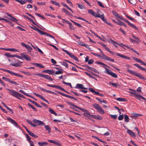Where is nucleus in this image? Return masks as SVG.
<instances>
[{
    "label": "nucleus",
    "mask_w": 146,
    "mask_h": 146,
    "mask_svg": "<svg viewBox=\"0 0 146 146\" xmlns=\"http://www.w3.org/2000/svg\"><path fill=\"white\" fill-rule=\"evenodd\" d=\"M7 90L9 91V93L12 96L17 98L20 100H21V99L20 98L21 97L22 98H24V96L21 94L13 90L7 89Z\"/></svg>",
    "instance_id": "obj_1"
},
{
    "label": "nucleus",
    "mask_w": 146,
    "mask_h": 146,
    "mask_svg": "<svg viewBox=\"0 0 146 146\" xmlns=\"http://www.w3.org/2000/svg\"><path fill=\"white\" fill-rule=\"evenodd\" d=\"M127 71L128 72L131 73V74L137 77H138L141 79L144 80H146V78L144 77L142 75L139 73L133 70H131L129 69H127Z\"/></svg>",
    "instance_id": "obj_2"
},
{
    "label": "nucleus",
    "mask_w": 146,
    "mask_h": 146,
    "mask_svg": "<svg viewBox=\"0 0 146 146\" xmlns=\"http://www.w3.org/2000/svg\"><path fill=\"white\" fill-rule=\"evenodd\" d=\"M93 106L97 109L98 111L102 114H104L105 113L104 110L102 109L101 106L97 104H95L92 105Z\"/></svg>",
    "instance_id": "obj_3"
},
{
    "label": "nucleus",
    "mask_w": 146,
    "mask_h": 146,
    "mask_svg": "<svg viewBox=\"0 0 146 146\" xmlns=\"http://www.w3.org/2000/svg\"><path fill=\"white\" fill-rule=\"evenodd\" d=\"M102 67L106 69V71H105V72L106 73L111 75L113 77L115 78H117V76L115 73H113L110 70L105 67L104 66H103Z\"/></svg>",
    "instance_id": "obj_4"
},
{
    "label": "nucleus",
    "mask_w": 146,
    "mask_h": 146,
    "mask_svg": "<svg viewBox=\"0 0 146 146\" xmlns=\"http://www.w3.org/2000/svg\"><path fill=\"white\" fill-rule=\"evenodd\" d=\"M101 11L99 9H98L97 13L95 12L94 11L93 15L96 17H99L100 18H104V16L103 14H100Z\"/></svg>",
    "instance_id": "obj_5"
},
{
    "label": "nucleus",
    "mask_w": 146,
    "mask_h": 146,
    "mask_svg": "<svg viewBox=\"0 0 146 146\" xmlns=\"http://www.w3.org/2000/svg\"><path fill=\"white\" fill-rule=\"evenodd\" d=\"M0 69H1V70L2 71H4V72H7L9 74L11 75H14L15 76H18L19 77H21V78H23V76L22 75L19 74H18V73L14 72H13L9 70H7V69H4L3 68H0Z\"/></svg>",
    "instance_id": "obj_6"
},
{
    "label": "nucleus",
    "mask_w": 146,
    "mask_h": 146,
    "mask_svg": "<svg viewBox=\"0 0 146 146\" xmlns=\"http://www.w3.org/2000/svg\"><path fill=\"white\" fill-rule=\"evenodd\" d=\"M112 21L113 22H114L115 23H116L117 25H122L125 27H126V25L125 23L118 20V19H116V21L113 19H112Z\"/></svg>",
    "instance_id": "obj_7"
},
{
    "label": "nucleus",
    "mask_w": 146,
    "mask_h": 146,
    "mask_svg": "<svg viewBox=\"0 0 146 146\" xmlns=\"http://www.w3.org/2000/svg\"><path fill=\"white\" fill-rule=\"evenodd\" d=\"M7 119L10 122L13 124L16 127H19L18 123L14 119L9 118H8Z\"/></svg>",
    "instance_id": "obj_8"
},
{
    "label": "nucleus",
    "mask_w": 146,
    "mask_h": 146,
    "mask_svg": "<svg viewBox=\"0 0 146 146\" xmlns=\"http://www.w3.org/2000/svg\"><path fill=\"white\" fill-rule=\"evenodd\" d=\"M33 122L38 125H44L45 124L43 122L36 119H34Z\"/></svg>",
    "instance_id": "obj_9"
},
{
    "label": "nucleus",
    "mask_w": 146,
    "mask_h": 146,
    "mask_svg": "<svg viewBox=\"0 0 146 146\" xmlns=\"http://www.w3.org/2000/svg\"><path fill=\"white\" fill-rule=\"evenodd\" d=\"M20 55L22 56L23 58H24L27 61H30L31 60L30 57L27 54L24 53H21Z\"/></svg>",
    "instance_id": "obj_10"
},
{
    "label": "nucleus",
    "mask_w": 146,
    "mask_h": 146,
    "mask_svg": "<svg viewBox=\"0 0 146 146\" xmlns=\"http://www.w3.org/2000/svg\"><path fill=\"white\" fill-rule=\"evenodd\" d=\"M123 21H125L132 28H134V29L138 30V28L135 26L133 24H132L130 22H129L127 20H126L125 19H121Z\"/></svg>",
    "instance_id": "obj_11"
},
{
    "label": "nucleus",
    "mask_w": 146,
    "mask_h": 146,
    "mask_svg": "<svg viewBox=\"0 0 146 146\" xmlns=\"http://www.w3.org/2000/svg\"><path fill=\"white\" fill-rule=\"evenodd\" d=\"M115 54L117 56H120L123 58L129 60H130L131 59V58L127 56H126L122 54H121L119 53H118L115 52Z\"/></svg>",
    "instance_id": "obj_12"
},
{
    "label": "nucleus",
    "mask_w": 146,
    "mask_h": 146,
    "mask_svg": "<svg viewBox=\"0 0 146 146\" xmlns=\"http://www.w3.org/2000/svg\"><path fill=\"white\" fill-rule=\"evenodd\" d=\"M110 41L111 42V43L113 44H114V43H115L123 48L124 46H126V45H125L121 43H118L112 39H111L109 41V42H110Z\"/></svg>",
    "instance_id": "obj_13"
},
{
    "label": "nucleus",
    "mask_w": 146,
    "mask_h": 146,
    "mask_svg": "<svg viewBox=\"0 0 146 146\" xmlns=\"http://www.w3.org/2000/svg\"><path fill=\"white\" fill-rule=\"evenodd\" d=\"M34 94L35 95V96H36L40 97V98H41V99L42 100L44 101H45L47 103H48V104H49V103L48 102V101L46 100L45 98H44V97H43V96H42L40 95L37 94H36V93H34Z\"/></svg>",
    "instance_id": "obj_14"
},
{
    "label": "nucleus",
    "mask_w": 146,
    "mask_h": 146,
    "mask_svg": "<svg viewBox=\"0 0 146 146\" xmlns=\"http://www.w3.org/2000/svg\"><path fill=\"white\" fill-rule=\"evenodd\" d=\"M55 91L58 94H61L62 96H64L65 97H66L70 98L71 99H73V97L71 96L66 94L63 93L61 92H59L58 91Z\"/></svg>",
    "instance_id": "obj_15"
},
{
    "label": "nucleus",
    "mask_w": 146,
    "mask_h": 146,
    "mask_svg": "<svg viewBox=\"0 0 146 146\" xmlns=\"http://www.w3.org/2000/svg\"><path fill=\"white\" fill-rule=\"evenodd\" d=\"M62 21H62L64 23H67L68 24H69L70 29H72L73 30H74V29L73 28V26H72V24L71 23H70L69 21H68L65 19H62Z\"/></svg>",
    "instance_id": "obj_16"
},
{
    "label": "nucleus",
    "mask_w": 146,
    "mask_h": 146,
    "mask_svg": "<svg viewBox=\"0 0 146 146\" xmlns=\"http://www.w3.org/2000/svg\"><path fill=\"white\" fill-rule=\"evenodd\" d=\"M17 61L19 62H18L16 63H11L10 64V65L16 67L20 66V63H22V62H21L19 60H17Z\"/></svg>",
    "instance_id": "obj_17"
},
{
    "label": "nucleus",
    "mask_w": 146,
    "mask_h": 146,
    "mask_svg": "<svg viewBox=\"0 0 146 146\" xmlns=\"http://www.w3.org/2000/svg\"><path fill=\"white\" fill-rule=\"evenodd\" d=\"M48 141L56 145L59 146H61V144L60 143L56 142L55 140H48Z\"/></svg>",
    "instance_id": "obj_18"
},
{
    "label": "nucleus",
    "mask_w": 146,
    "mask_h": 146,
    "mask_svg": "<svg viewBox=\"0 0 146 146\" xmlns=\"http://www.w3.org/2000/svg\"><path fill=\"white\" fill-rule=\"evenodd\" d=\"M101 52L102 53V55H100L97 53H92V54L94 55L101 58L102 59H103V55H105L104 54L103 52L102 51H101Z\"/></svg>",
    "instance_id": "obj_19"
},
{
    "label": "nucleus",
    "mask_w": 146,
    "mask_h": 146,
    "mask_svg": "<svg viewBox=\"0 0 146 146\" xmlns=\"http://www.w3.org/2000/svg\"><path fill=\"white\" fill-rule=\"evenodd\" d=\"M0 20H3V21H5V22L8 23L9 24H11V25L12 26H13V25L11 19H0Z\"/></svg>",
    "instance_id": "obj_20"
},
{
    "label": "nucleus",
    "mask_w": 146,
    "mask_h": 146,
    "mask_svg": "<svg viewBox=\"0 0 146 146\" xmlns=\"http://www.w3.org/2000/svg\"><path fill=\"white\" fill-rule=\"evenodd\" d=\"M103 59L107 61H109L112 62H114V60L113 59L110 58L109 57L103 55Z\"/></svg>",
    "instance_id": "obj_21"
},
{
    "label": "nucleus",
    "mask_w": 146,
    "mask_h": 146,
    "mask_svg": "<svg viewBox=\"0 0 146 146\" xmlns=\"http://www.w3.org/2000/svg\"><path fill=\"white\" fill-rule=\"evenodd\" d=\"M35 29L41 35H45L46 36L47 34V33L44 32L43 31H42L41 30H40L36 27V29Z\"/></svg>",
    "instance_id": "obj_22"
},
{
    "label": "nucleus",
    "mask_w": 146,
    "mask_h": 146,
    "mask_svg": "<svg viewBox=\"0 0 146 146\" xmlns=\"http://www.w3.org/2000/svg\"><path fill=\"white\" fill-rule=\"evenodd\" d=\"M40 90H41L45 92L48 93H52V94H54V95H57V94L56 93H55V92H53L51 91H49V90H47L45 89H43V88H40Z\"/></svg>",
    "instance_id": "obj_23"
},
{
    "label": "nucleus",
    "mask_w": 146,
    "mask_h": 146,
    "mask_svg": "<svg viewBox=\"0 0 146 146\" xmlns=\"http://www.w3.org/2000/svg\"><path fill=\"white\" fill-rule=\"evenodd\" d=\"M40 90H41L45 92L48 93H52V94H54V95H57V94L56 93H55V92H53L51 91H49V90H47L45 89H43V88H40Z\"/></svg>",
    "instance_id": "obj_24"
},
{
    "label": "nucleus",
    "mask_w": 146,
    "mask_h": 146,
    "mask_svg": "<svg viewBox=\"0 0 146 146\" xmlns=\"http://www.w3.org/2000/svg\"><path fill=\"white\" fill-rule=\"evenodd\" d=\"M112 12L113 15L115 16L116 18H123V17L121 16H119L116 12L112 11Z\"/></svg>",
    "instance_id": "obj_25"
},
{
    "label": "nucleus",
    "mask_w": 146,
    "mask_h": 146,
    "mask_svg": "<svg viewBox=\"0 0 146 146\" xmlns=\"http://www.w3.org/2000/svg\"><path fill=\"white\" fill-rule=\"evenodd\" d=\"M133 65L137 67L138 68L143 71L146 72V69L139 66L137 64H134Z\"/></svg>",
    "instance_id": "obj_26"
},
{
    "label": "nucleus",
    "mask_w": 146,
    "mask_h": 146,
    "mask_svg": "<svg viewBox=\"0 0 146 146\" xmlns=\"http://www.w3.org/2000/svg\"><path fill=\"white\" fill-rule=\"evenodd\" d=\"M43 72L48 73L49 74L52 75L54 73V71L50 70H44L43 71Z\"/></svg>",
    "instance_id": "obj_27"
},
{
    "label": "nucleus",
    "mask_w": 146,
    "mask_h": 146,
    "mask_svg": "<svg viewBox=\"0 0 146 146\" xmlns=\"http://www.w3.org/2000/svg\"><path fill=\"white\" fill-rule=\"evenodd\" d=\"M127 133L129 134L131 137H135V133L130 130H127Z\"/></svg>",
    "instance_id": "obj_28"
},
{
    "label": "nucleus",
    "mask_w": 146,
    "mask_h": 146,
    "mask_svg": "<svg viewBox=\"0 0 146 146\" xmlns=\"http://www.w3.org/2000/svg\"><path fill=\"white\" fill-rule=\"evenodd\" d=\"M92 117L98 120H102V117L99 115H92Z\"/></svg>",
    "instance_id": "obj_29"
},
{
    "label": "nucleus",
    "mask_w": 146,
    "mask_h": 146,
    "mask_svg": "<svg viewBox=\"0 0 146 146\" xmlns=\"http://www.w3.org/2000/svg\"><path fill=\"white\" fill-rule=\"evenodd\" d=\"M42 77H44L46 79L48 80L52 81L53 80V79L51 78V77H50V76H49V75H48L43 74Z\"/></svg>",
    "instance_id": "obj_30"
},
{
    "label": "nucleus",
    "mask_w": 146,
    "mask_h": 146,
    "mask_svg": "<svg viewBox=\"0 0 146 146\" xmlns=\"http://www.w3.org/2000/svg\"><path fill=\"white\" fill-rule=\"evenodd\" d=\"M47 86H48L52 87V88H58V89H59L60 90L61 88V87L60 86H58L56 85H51V84H47Z\"/></svg>",
    "instance_id": "obj_31"
},
{
    "label": "nucleus",
    "mask_w": 146,
    "mask_h": 146,
    "mask_svg": "<svg viewBox=\"0 0 146 146\" xmlns=\"http://www.w3.org/2000/svg\"><path fill=\"white\" fill-rule=\"evenodd\" d=\"M33 64L41 68H43L44 67L42 64L37 63H33Z\"/></svg>",
    "instance_id": "obj_32"
},
{
    "label": "nucleus",
    "mask_w": 146,
    "mask_h": 146,
    "mask_svg": "<svg viewBox=\"0 0 146 146\" xmlns=\"http://www.w3.org/2000/svg\"><path fill=\"white\" fill-rule=\"evenodd\" d=\"M68 55H69L71 58H72L77 61L78 62L79 61L78 58L76 56L70 53V54H69Z\"/></svg>",
    "instance_id": "obj_33"
},
{
    "label": "nucleus",
    "mask_w": 146,
    "mask_h": 146,
    "mask_svg": "<svg viewBox=\"0 0 146 146\" xmlns=\"http://www.w3.org/2000/svg\"><path fill=\"white\" fill-rule=\"evenodd\" d=\"M83 85L82 84H76L75 88L79 89H82Z\"/></svg>",
    "instance_id": "obj_34"
},
{
    "label": "nucleus",
    "mask_w": 146,
    "mask_h": 146,
    "mask_svg": "<svg viewBox=\"0 0 146 146\" xmlns=\"http://www.w3.org/2000/svg\"><path fill=\"white\" fill-rule=\"evenodd\" d=\"M116 100L118 101L121 102H126L127 101V100L124 98H118L116 99Z\"/></svg>",
    "instance_id": "obj_35"
},
{
    "label": "nucleus",
    "mask_w": 146,
    "mask_h": 146,
    "mask_svg": "<svg viewBox=\"0 0 146 146\" xmlns=\"http://www.w3.org/2000/svg\"><path fill=\"white\" fill-rule=\"evenodd\" d=\"M48 143L46 142H38V144L39 146H44L46 145Z\"/></svg>",
    "instance_id": "obj_36"
},
{
    "label": "nucleus",
    "mask_w": 146,
    "mask_h": 146,
    "mask_svg": "<svg viewBox=\"0 0 146 146\" xmlns=\"http://www.w3.org/2000/svg\"><path fill=\"white\" fill-rule=\"evenodd\" d=\"M1 104L6 108H7L8 110L9 111H10L11 112H12L13 110L11 109H10L9 108L8 106H7L3 102H1Z\"/></svg>",
    "instance_id": "obj_37"
},
{
    "label": "nucleus",
    "mask_w": 146,
    "mask_h": 146,
    "mask_svg": "<svg viewBox=\"0 0 146 146\" xmlns=\"http://www.w3.org/2000/svg\"><path fill=\"white\" fill-rule=\"evenodd\" d=\"M15 1L19 2L22 5L25 4L26 3L25 0H15Z\"/></svg>",
    "instance_id": "obj_38"
},
{
    "label": "nucleus",
    "mask_w": 146,
    "mask_h": 146,
    "mask_svg": "<svg viewBox=\"0 0 146 146\" xmlns=\"http://www.w3.org/2000/svg\"><path fill=\"white\" fill-rule=\"evenodd\" d=\"M6 50L13 52H18V51L17 49L15 48H7L6 49Z\"/></svg>",
    "instance_id": "obj_39"
},
{
    "label": "nucleus",
    "mask_w": 146,
    "mask_h": 146,
    "mask_svg": "<svg viewBox=\"0 0 146 146\" xmlns=\"http://www.w3.org/2000/svg\"><path fill=\"white\" fill-rule=\"evenodd\" d=\"M74 106L76 107V108H78V109L80 110H81L83 112H86L87 111V110H86V109L82 108L78 106Z\"/></svg>",
    "instance_id": "obj_40"
},
{
    "label": "nucleus",
    "mask_w": 146,
    "mask_h": 146,
    "mask_svg": "<svg viewBox=\"0 0 146 146\" xmlns=\"http://www.w3.org/2000/svg\"><path fill=\"white\" fill-rule=\"evenodd\" d=\"M49 111L51 113L54 114L55 116L57 115V113L55 112L53 110L51 109H49Z\"/></svg>",
    "instance_id": "obj_41"
},
{
    "label": "nucleus",
    "mask_w": 146,
    "mask_h": 146,
    "mask_svg": "<svg viewBox=\"0 0 146 146\" xmlns=\"http://www.w3.org/2000/svg\"><path fill=\"white\" fill-rule=\"evenodd\" d=\"M125 121L128 122L129 121V118L128 116L126 115H124Z\"/></svg>",
    "instance_id": "obj_42"
},
{
    "label": "nucleus",
    "mask_w": 146,
    "mask_h": 146,
    "mask_svg": "<svg viewBox=\"0 0 146 146\" xmlns=\"http://www.w3.org/2000/svg\"><path fill=\"white\" fill-rule=\"evenodd\" d=\"M102 21L105 22L106 23L109 25L110 26H112V25L111 23H109L107 21L106 19H102Z\"/></svg>",
    "instance_id": "obj_43"
},
{
    "label": "nucleus",
    "mask_w": 146,
    "mask_h": 146,
    "mask_svg": "<svg viewBox=\"0 0 146 146\" xmlns=\"http://www.w3.org/2000/svg\"><path fill=\"white\" fill-rule=\"evenodd\" d=\"M44 127L46 130L48 131L49 132H51V129L48 125H45Z\"/></svg>",
    "instance_id": "obj_44"
},
{
    "label": "nucleus",
    "mask_w": 146,
    "mask_h": 146,
    "mask_svg": "<svg viewBox=\"0 0 146 146\" xmlns=\"http://www.w3.org/2000/svg\"><path fill=\"white\" fill-rule=\"evenodd\" d=\"M60 62L61 63L62 65L65 66L66 68H68V65L67 63L65 62Z\"/></svg>",
    "instance_id": "obj_45"
},
{
    "label": "nucleus",
    "mask_w": 146,
    "mask_h": 146,
    "mask_svg": "<svg viewBox=\"0 0 146 146\" xmlns=\"http://www.w3.org/2000/svg\"><path fill=\"white\" fill-rule=\"evenodd\" d=\"M26 136L27 137V140L28 141L29 143H30V141H33L32 140H31V138L27 134L26 135Z\"/></svg>",
    "instance_id": "obj_46"
},
{
    "label": "nucleus",
    "mask_w": 146,
    "mask_h": 146,
    "mask_svg": "<svg viewBox=\"0 0 146 146\" xmlns=\"http://www.w3.org/2000/svg\"><path fill=\"white\" fill-rule=\"evenodd\" d=\"M28 105L29 107H31L35 111H37V110L32 105H31L29 103H28Z\"/></svg>",
    "instance_id": "obj_47"
},
{
    "label": "nucleus",
    "mask_w": 146,
    "mask_h": 146,
    "mask_svg": "<svg viewBox=\"0 0 146 146\" xmlns=\"http://www.w3.org/2000/svg\"><path fill=\"white\" fill-rule=\"evenodd\" d=\"M51 2L54 5H56L59 6L60 5V4L59 3H58L55 1H51Z\"/></svg>",
    "instance_id": "obj_48"
},
{
    "label": "nucleus",
    "mask_w": 146,
    "mask_h": 146,
    "mask_svg": "<svg viewBox=\"0 0 146 146\" xmlns=\"http://www.w3.org/2000/svg\"><path fill=\"white\" fill-rule=\"evenodd\" d=\"M136 97V98L139 100H140V99H141L142 96L137 94H136L135 96Z\"/></svg>",
    "instance_id": "obj_49"
},
{
    "label": "nucleus",
    "mask_w": 146,
    "mask_h": 146,
    "mask_svg": "<svg viewBox=\"0 0 146 146\" xmlns=\"http://www.w3.org/2000/svg\"><path fill=\"white\" fill-rule=\"evenodd\" d=\"M68 104L70 105V106H72V107H71V108H72L73 109H75L74 108H76L74 106H76L75 105H74V104L73 103H72L71 102H69L68 103Z\"/></svg>",
    "instance_id": "obj_50"
},
{
    "label": "nucleus",
    "mask_w": 146,
    "mask_h": 146,
    "mask_svg": "<svg viewBox=\"0 0 146 146\" xmlns=\"http://www.w3.org/2000/svg\"><path fill=\"white\" fill-rule=\"evenodd\" d=\"M62 5L64 7H66L68 9L70 10V11H72L71 9V8L70 7H69L66 3L62 4Z\"/></svg>",
    "instance_id": "obj_51"
},
{
    "label": "nucleus",
    "mask_w": 146,
    "mask_h": 146,
    "mask_svg": "<svg viewBox=\"0 0 146 146\" xmlns=\"http://www.w3.org/2000/svg\"><path fill=\"white\" fill-rule=\"evenodd\" d=\"M70 21L73 22V23H74L76 25V26L79 27H82V26L80 24L78 23H76L75 22H74V21H72L71 20H70Z\"/></svg>",
    "instance_id": "obj_52"
},
{
    "label": "nucleus",
    "mask_w": 146,
    "mask_h": 146,
    "mask_svg": "<svg viewBox=\"0 0 146 146\" xmlns=\"http://www.w3.org/2000/svg\"><path fill=\"white\" fill-rule=\"evenodd\" d=\"M90 70L94 71L95 73H97L98 74L99 73V72L96 69L93 67H92Z\"/></svg>",
    "instance_id": "obj_53"
},
{
    "label": "nucleus",
    "mask_w": 146,
    "mask_h": 146,
    "mask_svg": "<svg viewBox=\"0 0 146 146\" xmlns=\"http://www.w3.org/2000/svg\"><path fill=\"white\" fill-rule=\"evenodd\" d=\"M27 132L30 135L33 137L34 134L33 132L29 131V130H27Z\"/></svg>",
    "instance_id": "obj_54"
},
{
    "label": "nucleus",
    "mask_w": 146,
    "mask_h": 146,
    "mask_svg": "<svg viewBox=\"0 0 146 146\" xmlns=\"http://www.w3.org/2000/svg\"><path fill=\"white\" fill-rule=\"evenodd\" d=\"M129 90H130L132 91V92H131V94H133L135 95V96L136 94H137L136 93V91H135V90H134L132 89H129Z\"/></svg>",
    "instance_id": "obj_55"
},
{
    "label": "nucleus",
    "mask_w": 146,
    "mask_h": 146,
    "mask_svg": "<svg viewBox=\"0 0 146 146\" xmlns=\"http://www.w3.org/2000/svg\"><path fill=\"white\" fill-rule=\"evenodd\" d=\"M95 94L97 95H98L101 97H104V95L103 94L97 92H96V93Z\"/></svg>",
    "instance_id": "obj_56"
},
{
    "label": "nucleus",
    "mask_w": 146,
    "mask_h": 146,
    "mask_svg": "<svg viewBox=\"0 0 146 146\" xmlns=\"http://www.w3.org/2000/svg\"><path fill=\"white\" fill-rule=\"evenodd\" d=\"M123 118V114H122L121 115H120L118 117V119L119 120H122Z\"/></svg>",
    "instance_id": "obj_57"
},
{
    "label": "nucleus",
    "mask_w": 146,
    "mask_h": 146,
    "mask_svg": "<svg viewBox=\"0 0 146 146\" xmlns=\"http://www.w3.org/2000/svg\"><path fill=\"white\" fill-rule=\"evenodd\" d=\"M97 3L98 5L101 7L102 8H104V6L102 4V3L101 2L99 1H97Z\"/></svg>",
    "instance_id": "obj_58"
},
{
    "label": "nucleus",
    "mask_w": 146,
    "mask_h": 146,
    "mask_svg": "<svg viewBox=\"0 0 146 146\" xmlns=\"http://www.w3.org/2000/svg\"><path fill=\"white\" fill-rule=\"evenodd\" d=\"M110 116H111V118H113L114 119H116L117 118V115H111L110 114Z\"/></svg>",
    "instance_id": "obj_59"
},
{
    "label": "nucleus",
    "mask_w": 146,
    "mask_h": 146,
    "mask_svg": "<svg viewBox=\"0 0 146 146\" xmlns=\"http://www.w3.org/2000/svg\"><path fill=\"white\" fill-rule=\"evenodd\" d=\"M63 73V72L62 71H61L60 70H58V71H56L55 72V74H62V73Z\"/></svg>",
    "instance_id": "obj_60"
},
{
    "label": "nucleus",
    "mask_w": 146,
    "mask_h": 146,
    "mask_svg": "<svg viewBox=\"0 0 146 146\" xmlns=\"http://www.w3.org/2000/svg\"><path fill=\"white\" fill-rule=\"evenodd\" d=\"M105 49L108 52H109L110 54H113V52L110 51V49L108 47H106Z\"/></svg>",
    "instance_id": "obj_61"
},
{
    "label": "nucleus",
    "mask_w": 146,
    "mask_h": 146,
    "mask_svg": "<svg viewBox=\"0 0 146 146\" xmlns=\"http://www.w3.org/2000/svg\"><path fill=\"white\" fill-rule=\"evenodd\" d=\"M9 82L11 83L12 84H14L17 85H19V84L17 82H15L11 80H10V81H9Z\"/></svg>",
    "instance_id": "obj_62"
},
{
    "label": "nucleus",
    "mask_w": 146,
    "mask_h": 146,
    "mask_svg": "<svg viewBox=\"0 0 146 146\" xmlns=\"http://www.w3.org/2000/svg\"><path fill=\"white\" fill-rule=\"evenodd\" d=\"M94 62V61L93 59H91L88 62V63L89 64H93Z\"/></svg>",
    "instance_id": "obj_63"
},
{
    "label": "nucleus",
    "mask_w": 146,
    "mask_h": 146,
    "mask_svg": "<svg viewBox=\"0 0 146 146\" xmlns=\"http://www.w3.org/2000/svg\"><path fill=\"white\" fill-rule=\"evenodd\" d=\"M2 79L5 81H8L9 82V81H10V79L8 78H7L5 77H3Z\"/></svg>",
    "instance_id": "obj_64"
}]
</instances>
